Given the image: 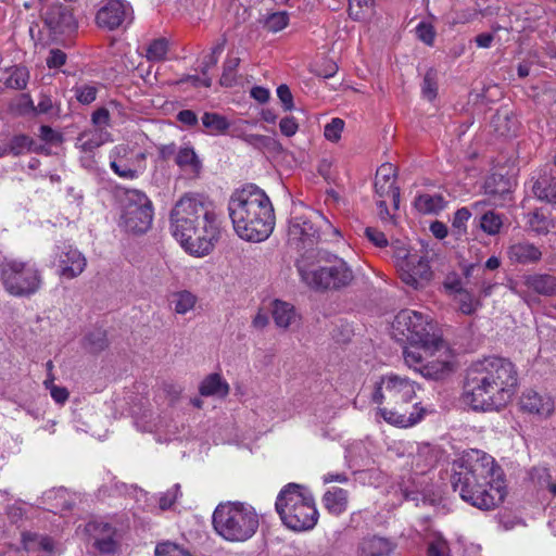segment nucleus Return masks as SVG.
<instances>
[{
  "mask_svg": "<svg viewBox=\"0 0 556 556\" xmlns=\"http://www.w3.org/2000/svg\"><path fill=\"white\" fill-rule=\"evenodd\" d=\"M451 482L463 501L481 509L497 507L506 496L503 473L495 459L480 450H470L453 463Z\"/></svg>",
  "mask_w": 556,
  "mask_h": 556,
  "instance_id": "f257e3e1",
  "label": "nucleus"
},
{
  "mask_svg": "<svg viewBox=\"0 0 556 556\" xmlns=\"http://www.w3.org/2000/svg\"><path fill=\"white\" fill-rule=\"evenodd\" d=\"M517 386L515 364L508 358L491 356L467 369L463 396L475 410H498L511 400Z\"/></svg>",
  "mask_w": 556,
  "mask_h": 556,
  "instance_id": "f03ea898",
  "label": "nucleus"
},
{
  "mask_svg": "<svg viewBox=\"0 0 556 556\" xmlns=\"http://www.w3.org/2000/svg\"><path fill=\"white\" fill-rule=\"evenodd\" d=\"M228 212L236 233L245 241H264L274 230L273 204L265 191L255 185L236 190L229 199Z\"/></svg>",
  "mask_w": 556,
  "mask_h": 556,
  "instance_id": "7ed1b4c3",
  "label": "nucleus"
},
{
  "mask_svg": "<svg viewBox=\"0 0 556 556\" xmlns=\"http://www.w3.org/2000/svg\"><path fill=\"white\" fill-rule=\"evenodd\" d=\"M417 384L407 377L388 374L375 386L372 402L379 404L381 417L390 425L408 428L418 424L426 414L421 403H414Z\"/></svg>",
  "mask_w": 556,
  "mask_h": 556,
  "instance_id": "20e7f679",
  "label": "nucleus"
},
{
  "mask_svg": "<svg viewBox=\"0 0 556 556\" xmlns=\"http://www.w3.org/2000/svg\"><path fill=\"white\" fill-rule=\"evenodd\" d=\"M282 523L293 531L313 529L318 521V510L309 490L298 483H289L279 492L276 503Z\"/></svg>",
  "mask_w": 556,
  "mask_h": 556,
  "instance_id": "39448f33",
  "label": "nucleus"
},
{
  "mask_svg": "<svg viewBox=\"0 0 556 556\" xmlns=\"http://www.w3.org/2000/svg\"><path fill=\"white\" fill-rule=\"evenodd\" d=\"M260 518L254 507L243 502H226L213 513L217 534L230 542H244L257 531Z\"/></svg>",
  "mask_w": 556,
  "mask_h": 556,
  "instance_id": "423d86ee",
  "label": "nucleus"
},
{
  "mask_svg": "<svg viewBox=\"0 0 556 556\" xmlns=\"http://www.w3.org/2000/svg\"><path fill=\"white\" fill-rule=\"evenodd\" d=\"M394 337L400 341L421 344L425 353L446 349L442 334L428 315L413 309H402L392 323Z\"/></svg>",
  "mask_w": 556,
  "mask_h": 556,
  "instance_id": "0eeeda50",
  "label": "nucleus"
},
{
  "mask_svg": "<svg viewBox=\"0 0 556 556\" xmlns=\"http://www.w3.org/2000/svg\"><path fill=\"white\" fill-rule=\"evenodd\" d=\"M340 237V231L334 228L323 216L308 214H293L288 228V242L302 258L306 253L314 251L315 247L323 241H332Z\"/></svg>",
  "mask_w": 556,
  "mask_h": 556,
  "instance_id": "6e6552de",
  "label": "nucleus"
},
{
  "mask_svg": "<svg viewBox=\"0 0 556 556\" xmlns=\"http://www.w3.org/2000/svg\"><path fill=\"white\" fill-rule=\"evenodd\" d=\"M326 262L324 266L311 269L304 261L298 263L302 279L316 290H340L349 287L354 280V271L341 257L324 253L320 256Z\"/></svg>",
  "mask_w": 556,
  "mask_h": 556,
  "instance_id": "1a4fd4ad",
  "label": "nucleus"
},
{
  "mask_svg": "<svg viewBox=\"0 0 556 556\" xmlns=\"http://www.w3.org/2000/svg\"><path fill=\"white\" fill-rule=\"evenodd\" d=\"M0 267L4 289L11 295L29 298L42 287L41 270L33 262L11 258L4 260Z\"/></svg>",
  "mask_w": 556,
  "mask_h": 556,
  "instance_id": "9d476101",
  "label": "nucleus"
},
{
  "mask_svg": "<svg viewBox=\"0 0 556 556\" xmlns=\"http://www.w3.org/2000/svg\"><path fill=\"white\" fill-rule=\"evenodd\" d=\"M212 208L200 198L192 194H185L174 205L170 211V229L175 238H190V229L200 225L204 217H210Z\"/></svg>",
  "mask_w": 556,
  "mask_h": 556,
  "instance_id": "9b49d317",
  "label": "nucleus"
},
{
  "mask_svg": "<svg viewBox=\"0 0 556 556\" xmlns=\"http://www.w3.org/2000/svg\"><path fill=\"white\" fill-rule=\"evenodd\" d=\"M153 205L148 195L137 189L125 193L122 222L127 231L144 233L152 225Z\"/></svg>",
  "mask_w": 556,
  "mask_h": 556,
  "instance_id": "f8f14e48",
  "label": "nucleus"
},
{
  "mask_svg": "<svg viewBox=\"0 0 556 556\" xmlns=\"http://www.w3.org/2000/svg\"><path fill=\"white\" fill-rule=\"evenodd\" d=\"M188 233V231H186ZM190 238L185 236L184 238H176L180 242L181 247L197 256H203L208 254L219 236V227L217 223L216 214L213 210L210 211V217H204L200 222V225L190 229Z\"/></svg>",
  "mask_w": 556,
  "mask_h": 556,
  "instance_id": "ddd939ff",
  "label": "nucleus"
},
{
  "mask_svg": "<svg viewBox=\"0 0 556 556\" xmlns=\"http://www.w3.org/2000/svg\"><path fill=\"white\" fill-rule=\"evenodd\" d=\"M434 355V353H425L421 344L409 343L408 346H405L403 350V357L405 364L409 368H414L416 371H419L425 377H430L438 379L444 372L451 370V366L448 362H440V363H427L428 357Z\"/></svg>",
  "mask_w": 556,
  "mask_h": 556,
  "instance_id": "4468645a",
  "label": "nucleus"
},
{
  "mask_svg": "<svg viewBox=\"0 0 556 556\" xmlns=\"http://www.w3.org/2000/svg\"><path fill=\"white\" fill-rule=\"evenodd\" d=\"M54 264L58 268V275L64 279H74L78 277L87 266V260L80 251L71 244L55 245Z\"/></svg>",
  "mask_w": 556,
  "mask_h": 556,
  "instance_id": "2eb2a0df",
  "label": "nucleus"
},
{
  "mask_svg": "<svg viewBox=\"0 0 556 556\" xmlns=\"http://www.w3.org/2000/svg\"><path fill=\"white\" fill-rule=\"evenodd\" d=\"M401 280L408 287L417 290L422 288L432 276L429 262L425 256L414 253L397 268Z\"/></svg>",
  "mask_w": 556,
  "mask_h": 556,
  "instance_id": "dca6fc26",
  "label": "nucleus"
},
{
  "mask_svg": "<svg viewBox=\"0 0 556 556\" xmlns=\"http://www.w3.org/2000/svg\"><path fill=\"white\" fill-rule=\"evenodd\" d=\"M132 20V8L124 0H108L97 13V24L114 30Z\"/></svg>",
  "mask_w": 556,
  "mask_h": 556,
  "instance_id": "f3484780",
  "label": "nucleus"
},
{
  "mask_svg": "<svg viewBox=\"0 0 556 556\" xmlns=\"http://www.w3.org/2000/svg\"><path fill=\"white\" fill-rule=\"evenodd\" d=\"M46 27L54 35H70L77 29L73 10L64 4H52L43 14Z\"/></svg>",
  "mask_w": 556,
  "mask_h": 556,
  "instance_id": "a211bd4d",
  "label": "nucleus"
},
{
  "mask_svg": "<svg viewBox=\"0 0 556 556\" xmlns=\"http://www.w3.org/2000/svg\"><path fill=\"white\" fill-rule=\"evenodd\" d=\"M84 530L94 540V546L100 553L113 554L117 551L116 529L111 523L103 520H91Z\"/></svg>",
  "mask_w": 556,
  "mask_h": 556,
  "instance_id": "6ab92c4d",
  "label": "nucleus"
},
{
  "mask_svg": "<svg viewBox=\"0 0 556 556\" xmlns=\"http://www.w3.org/2000/svg\"><path fill=\"white\" fill-rule=\"evenodd\" d=\"M518 405L523 413L536 415L541 418H547L554 412L553 399L531 389L522 392Z\"/></svg>",
  "mask_w": 556,
  "mask_h": 556,
  "instance_id": "aec40b11",
  "label": "nucleus"
},
{
  "mask_svg": "<svg viewBox=\"0 0 556 556\" xmlns=\"http://www.w3.org/2000/svg\"><path fill=\"white\" fill-rule=\"evenodd\" d=\"M533 195L546 203L556 204V176L551 168H540L530 180Z\"/></svg>",
  "mask_w": 556,
  "mask_h": 556,
  "instance_id": "412c9836",
  "label": "nucleus"
},
{
  "mask_svg": "<svg viewBox=\"0 0 556 556\" xmlns=\"http://www.w3.org/2000/svg\"><path fill=\"white\" fill-rule=\"evenodd\" d=\"M375 190L379 198H390L399 208L400 189L395 186V169L392 164H382L376 173Z\"/></svg>",
  "mask_w": 556,
  "mask_h": 556,
  "instance_id": "4be33fe9",
  "label": "nucleus"
},
{
  "mask_svg": "<svg viewBox=\"0 0 556 556\" xmlns=\"http://www.w3.org/2000/svg\"><path fill=\"white\" fill-rule=\"evenodd\" d=\"M522 285L527 290L543 296L556 295V276L549 274L533 273L522 276Z\"/></svg>",
  "mask_w": 556,
  "mask_h": 556,
  "instance_id": "5701e85b",
  "label": "nucleus"
},
{
  "mask_svg": "<svg viewBox=\"0 0 556 556\" xmlns=\"http://www.w3.org/2000/svg\"><path fill=\"white\" fill-rule=\"evenodd\" d=\"M175 163L188 178H198L202 170V162L192 147H181L175 153Z\"/></svg>",
  "mask_w": 556,
  "mask_h": 556,
  "instance_id": "b1692460",
  "label": "nucleus"
},
{
  "mask_svg": "<svg viewBox=\"0 0 556 556\" xmlns=\"http://www.w3.org/2000/svg\"><path fill=\"white\" fill-rule=\"evenodd\" d=\"M271 315L275 325L281 329H289L300 323V315L294 305L286 301L275 300L271 304Z\"/></svg>",
  "mask_w": 556,
  "mask_h": 556,
  "instance_id": "393cba45",
  "label": "nucleus"
},
{
  "mask_svg": "<svg viewBox=\"0 0 556 556\" xmlns=\"http://www.w3.org/2000/svg\"><path fill=\"white\" fill-rule=\"evenodd\" d=\"M510 262L517 264H533L541 260L542 252L538 247L529 242H518L508 248Z\"/></svg>",
  "mask_w": 556,
  "mask_h": 556,
  "instance_id": "a878e982",
  "label": "nucleus"
},
{
  "mask_svg": "<svg viewBox=\"0 0 556 556\" xmlns=\"http://www.w3.org/2000/svg\"><path fill=\"white\" fill-rule=\"evenodd\" d=\"M395 545L388 539L371 536L364 539L358 547V556H390Z\"/></svg>",
  "mask_w": 556,
  "mask_h": 556,
  "instance_id": "bb28decb",
  "label": "nucleus"
},
{
  "mask_svg": "<svg viewBox=\"0 0 556 556\" xmlns=\"http://www.w3.org/2000/svg\"><path fill=\"white\" fill-rule=\"evenodd\" d=\"M111 141V135L109 131L97 128L90 131H84L77 138V147L86 153H91L105 142Z\"/></svg>",
  "mask_w": 556,
  "mask_h": 556,
  "instance_id": "cd10ccee",
  "label": "nucleus"
},
{
  "mask_svg": "<svg viewBox=\"0 0 556 556\" xmlns=\"http://www.w3.org/2000/svg\"><path fill=\"white\" fill-rule=\"evenodd\" d=\"M348 491L341 488H332L323 496L325 508L332 515L339 516L348 508Z\"/></svg>",
  "mask_w": 556,
  "mask_h": 556,
  "instance_id": "c85d7f7f",
  "label": "nucleus"
},
{
  "mask_svg": "<svg viewBox=\"0 0 556 556\" xmlns=\"http://www.w3.org/2000/svg\"><path fill=\"white\" fill-rule=\"evenodd\" d=\"M28 79L29 73L25 67L14 66L0 70V81L8 88L24 90L27 87Z\"/></svg>",
  "mask_w": 556,
  "mask_h": 556,
  "instance_id": "c756f323",
  "label": "nucleus"
},
{
  "mask_svg": "<svg viewBox=\"0 0 556 556\" xmlns=\"http://www.w3.org/2000/svg\"><path fill=\"white\" fill-rule=\"evenodd\" d=\"M199 391L203 396L225 397L229 393V384L219 374H211L201 382Z\"/></svg>",
  "mask_w": 556,
  "mask_h": 556,
  "instance_id": "7c9ffc66",
  "label": "nucleus"
},
{
  "mask_svg": "<svg viewBox=\"0 0 556 556\" xmlns=\"http://www.w3.org/2000/svg\"><path fill=\"white\" fill-rule=\"evenodd\" d=\"M415 207L422 214H437L445 207V200L441 194L424 193L415 199Z\"/></svg>",
  "mask_w": 556,
  "mask_h": 556,
  "instance_id": "2f4dec72",
  "label": "nucleus"
},
{
  "mask_svg": "<svg viewBox=\"0 0 556 556\" xmlns=\"http://www.w3.org/2000/svg\"><path fill=\"white\" fill-rule=\"evenodd\" d=\"M494 130L501 136L515 135L518 128L516 117L508 111H497L492 117Z\"/></svg>",
  "mask_w": 556,
  "mask_h": 556,
  "instance_id": "473e14b6",
  "label": "nucleus"
},
{
  "mask_svg": "<svg viewBox=\"0 0 556 556\" xmlns=\"http://www.w3.org/2000/svg\"><path fill=\"white\" fill-rule=\"evenodd\" d=\"M197 300V296L192 292L181 290L172 293L169 301L176 314L185 315L194 308Z\"/></svg>",
  "mask_w": 556,
  "mask_h": 556,
  "instance_id": "72a5a7b5",
  "label": "nucleus"
},
{
  "mask_svg": "<svg viewBox=\"0 0 556 556\" xmlns=\"http://www.w3.org/2000/svg\"><path fill=\"white\" fill-rule=\"evenodd\" d=\"M41 147H37L33 138L27 135H16L9 142V151L12 155L18 156L27 152H39Z\"/></svg>",
  "mask_w": 556,
  "mask_h": 556,
  "instance_id": "f704fd0d",
  "label": "nucleus"
},
{
  "mask_svg": "<svg viewBox=\"0 0 556 556\" xmlns=\"http://www.w3.org/2000/svg\"><path fill=\"white\" fill-rule=\"evenodd\" d=\"M109 345L106 332L103 329H93L85 338V348L93 354L104 351Z\"/></svg>",
  "mask_w": 556,
  "mask_h": 556,
  "instance_id": "c9c22d12",
  "label": "nucleus"
},
{
  "mask_svg": "<svg viewBox=\"0 0 556 556\" xmlns=\"http://www.w3.org/2000/svg\"><path fill=\"white\" fill-rule=\"evenodd\" d=\"M502 226V216L495 213L493 210H488L481 215L480 227L485 233L495 236L500 232Z\"/></svg>",
  "mask_w": 556,
  "mask_h": 556,
  "instance_id": "e433bc0d",
  "label": "nucleus"
},
{
  "mask_svg": "<svg viewBox=\"0 0 556 556\" xmlns=\"http://www.w3.org/2000/svg\"><path fill=\"white\" fill-rule=\"evenodd\" d=\"M202 124L210 132H225L230 124L227 118L218 113L205 112L202 116Z\"/></svg>",
  "mask_w": 556,
  "mask_h": 556,
  "instance_id": "4c0bfd02",
  "label": "nucleus"
},
{
  "mask_svg": "<svg viewBox=\"0 0 556 556\" xmlns=\"http://www.w3.org/2000/svg\"><path fill=\"white\" fill-rule=\"evenodd\" d=\"M168 52V42L165 38H157L151 41L146 51V56L150 62H161L165 60Z\"/></svg>",
  "mask_w": 556,
  "mask_h": 556,
  "instance_id": "58836bf2",
  "label": "nucleus"
},
{
  "mask_svg": "<svg viewBox=\"0 0 556 556\" xmlns=\"http://www.w3.org/2000/svg\"><path fill=\"white\" fill-rule=\"evenodd\" d=\"M454 299L458 303L459 311L465 315L475 314L477 309L481 306V302L466 289L462 291L458 295H455Z\"/></svg>",
  "mask_w": 556,
  "mask_h": 556,
  "instance_id": "ea45409f",
  "label": "nucleus"
},
{
  "mask_svg": "<svg viewBox=\"0 0 556 556\" xmlns=\"http://www.w3.org/2000/svg\"><path fill=\"white\" fill-rule=\"evenodd\" d=\"M438 92L437 72L430 68L426 72L421 84V93L429 101L435 99Z\"/></svg>",
  "mask_w": 556,
  "mask_h": 556,
  "instance_id": "a19ab883",
  "label": "nucleus"
},
{
  "mask_svg": "<svg viewBox=\"0 0 556 556\" xmlns=\"http://www.w3.org/2000/svg\"><path fill=\"white\" fill-rule=\"evenodd\" d=\"M10 110L16 115L35 114V105L28 93L20 94L16 100L11 103Z\"/></svg>",
  "mask_w": 556,
  "mask_h": 556,
  "instance_id": "79ce46f5",
  "label": "nucleus"
},
{
  "mask_svg": "<svg viewBox=\"0 0 556 556\" xmlns=\"http://www.w3.org/2000/svg\"><path fill=\"white\" fill-rule=\"evenodd\" d=\"M372 5L374 0H349V14L353 20L359 21Z\"/></svg>",
  "mask_w": 556,
  "mask_h": 556,
  "instance_id": "37998d69",
  "label": "nucleus"
},
{
  "mask_svg": "<svg viewBox=\"0 0 556 556\" xmlns=\"http://www.w3.org/2000/svg\"><path fill=\"white\" fill-rule=\"evenodd\" d=\"M75 97L81 104H90L97 98L98 89L93 85H80L74 88Z\"/></svg>",
  "mask_w": 556,
  "mask_h": 556,
  "instance_id": "c03bdc74",
  "label": "nucleus"
},
{
  "mask_svg": "<svg viewBox=\"0 0 556 556\" xmlns=\"http://www.w3.org/2000/svg\"><path fill=\"white\" fill-rule=\"evenodd\" d=\"M343 128H344V121L339 117H334L331 119L330 123H328L325 126L324 136L327 140H329L331 142H337L341 138Z\"/></svg>",
  "mask_w": 556,
  "mask_h": 556,
  "instance_id": "a18cd8bd",
  "label": "nucleus"
},
{
  "mask_svg": "<svg viewBox=\"0 0 556 556\" xmlns=\"http://www.w3.org/2000/svg\"><path fill=\"white\" fill-rule=\"evenodd\" d=\"M289 22V16L286 12H276L269 15L265 21V27L273 33L283 29Z\"/></svg>",
  "mask_w": 556,
  "mask_h": 556,
  "instance_id": "49530a36",
  "label": "nucleus"
},
{
  "mask_svg": "<svg viewBox=\"0 0 556 556\" xmlns=\"http://www.w3.org/2000/svg\"><path fill=\"white\" fill-rule=\"evenodd\" d=\"M155 556H192L189 552L180 548L172 542L159 543L155 547Z\"/></svg>",
  "mask_w": 556,
  "mask_h": 556,
  "instance_id": "de8ad7c7",
  "label": "nucleus"
},
{
  "mask_svg": "<svg viewBox=\"0 0 556 556\" xmlns=\"http://www.w3.org/2000/svg\"><path fill=\"white\" fill-rule=\"evenodd\" d=\"M428 556H451L450 545L442 536H437L428 544L427 549Z\"/></svg>",
  "mask_w": 556,
  "mask_h": 556,
  "instance_id": "09e8293b",
  "label": "nucleus"
},
{
  "mask_svg": "<svg viewBox=\"0 0 556 556\" xmlns=\"http://www.w3.org/2000/svg\"><path fill=\"white\" fill-rule=\"evenodd\" d=\"M239 58H229L224 63V72L220 77V84L224 86H231L235 80V72L239 66Z\"/></svg>",
  "mask_w": 556,
  "mask_h": 556,
  "instance_id": "8fccbe9b",
  "label": "nucleus"
},
{
  "mask_svg": "<svg viewBox=\"0 0 556 556\" xmlns=\"http://www.w3.org/2000/svg\"><path fill=\"white\" fill-rule=\"evenodd\" d=\"M443 289L450 295H458L465 289L460 277L456 273H450L446 275L443 281Z\"/></svg>",
  "mask_w": 556,
  "mask_h": 556,
  "instance_id": "3c124183",
  "label": "nucleus"
},
{
  "mask_svg": "<svg viewBox=\"0 0 556 556\" xmlns=\"http://www.w3.org/2000/svg\"><path fill=\"white\" fill-rule=\"evenodd\" d=\"M242 140L256 149L270 148L271 146L276 144V141L270 137L257 134L243 135Z\"/></svg>",
  "mask_w": 556,
  "mask_h": 556,
  "instance_id": "603ef678",
  "label": "nucleus"
},
{
  "mask_svg": "<svg viewBox=\"0 0 556 556\" xmlns=\"http://www.w3.org/2000/svg\"><path fill=\"white\" fill-rule=\"evenodd\" d=\"M416 35L420 41L427 46H432L435 38V29L430 23L420 22L416 26Z\"/></svg>",
  "mask_w": 556,
  "mask_h": 556,
  "instance_id": "864d4df0",
  "label": "nucleus"
},
{
  "mask_svg": "<svg viewBox=\"0 0 556 556\" xmlns=\"http://www.w3.org/2000/svg\"><path fill=\"white\" fill-rule=\"evenodd\" d=\"M471 216V211L468 207L457 210L453 217V228L457 230L458 235L466 231V223Z\"/></svg>",
  "mask_w": 556,
  "mask_h": 556,
  "instance_id": "5fc2aeb1",
  "label": "nucleus"
},
{
  "mask_svg": "<svg viewBox=\"0 0 556 556\" xmlns=\"http://www.w3.org/2000/svg\"><path fill=\"white\" fill-rule=\"evenodd\" d=\"M391 249L393 250V256L397 268L404 263V261H407L412 255H414V253H410L405 244L399 240L391 243Z\"/></svg>",
  "mask_w": 556,
  "mask_h": 556,
  "instance_id": "6e6d98bb",
  "label": "nucleus"
},
{
  "mask_svg": "<svg viewBox=\"0 0 556 556\" xmlns=\"http://www.w3.org/2000/svg\"><path fill=\"white\" fill-rule=\"evenodd\" d=\"M364 233L365 237L378 248H386L389 244L386 235L376 228L367 227Z\"/></svg>",
  "mask_w": 556,
  "mask_h": 556,
  "instance_id": "4d7b16f0",
  "label": "nucleus"
},
{
  "mask_svg": "<svg viewBox=\"0 0 556 556\" xmlns=\"http://www.w3.org/2000/svg\"><path fill=\"white\" fill-rule=\"evenodd\" d=\"M110 167L116 175H118L119 177H122L124 179L132 180V179L137 178V176H138L137 170L130 168L126 164H122V162H118V161H111Z\"/></svg>",
  "mask_w": 556,
  "mask_h": 556,
  "instance_id": "13d9d810",
  "label": "nucleus"
},
{
  "mask_svg": "<svg viewBox=\"0 0 556 556\" xmlns=\"http://www.w3.org/2000/svg\"><path fill=\"white\" fill-rule=\"evenodd\" d=\"M418 457H425V466L432 467L438 462V454L429 444H424L418 448Z\"/></svg>",
  "mask_w": 556,
  "mask_h": 556,
  "instance_id": "bf43d9fd",
  "label": "nucleus"
},
{
  "mask_svg": "<svg viewBox=\"0 0 556 556\" xmlns=\"http://www.w3.org/2000/svg\"><path fill=\"white\" fill-rule=\"evenodd\" d=\"M277 96L281 101L285 111H291L293 109V97L287 85H280L277 88Z\"/></svg>",
  "mask_w": 556,
  "mask_h": 556,
  "instance_id": "052dcab7",
  "label": "nucleus"
},
{
  "mask_svg": "<svg viewBox=\"0 0 556 556\" xmlns=\"http://www.w3.org/2000/svg\"><path fill=\"white\" fill-rule=\"evenodd\" d=\"M66 62V54L60 49H52L47 58L49 68H58Z\"/></svg>",
  "mask_w": 556,
  "mask_h": 556,
  "instance_id": "680f3d73",
  "label": "nucleus"
},
{
  "mask_svg": "<svg viewBox=\"0 0 556 556\" xmlns=\"http://www.w3.org/2000/svg\"><path fill=\"white\" fill-rule=\"evenodd\" d=\"M179 492L180 485L175 484L170 490L163 494L160 498L161 509H168L175 503Z\"/></svg>",
  "mask_w": 556,
  "mask_h": 556,
  "instance_id": "e2e57ef3",
  "label": "nucleus"
},
{
  "mask_svg": "<svg viewBox=\"0 0 556 556\" xmlns=\"http://www.w3.org/2000/svg\"><path fill=\"white\" fill-rule=\"evenodd\" d=\"M279 128L282 135L287 137H292L293 135L296 134L299 125L295 122L294 117L287 116L280 121Z\"/></svg>",
  "mask_w": 556,
  "mask_h": 556,
  "instance_id": "0e129e2a",
  "label": "nucleus"
},
{
  "mask_svg": "<svg viewBox=\"0 0 556 556\" xmlns=\"http://www.w3.org/2000/svg\"><path fill=\"white\" fill-rule=\"evenodd\" d=\"M508 288L514 294L520 296L525 303H530L531 296L529 292L523 289L526 287L522 285V277L519 280H510L508 282Z\"/></svg>",
  "mask_w": 556,
  "mask_h": 556,
  "instance_id": "69168bd1",
  "label": "nucleus"
},
{
  "mask_svg": "<svg viewBox=\"0 0 556 556\" xmlns=\"http://www.w3.org/2000/svg\"><path fill=\"white\" fill-rule=\"evenodd\" d=\"M39 137L41 138V140L50 143L59 142L62 140V136L47 125H42L39 128Z\"/></svg>",
  "mask_w": 556,
  "mask_h": 556,
  "instance_id": "338daca9",
  "label": "nucleus"
},
{
  "mask_svg": "<svg viewBox=\"0 0 556 556\" xmlns=\"http://www.w3.org/2000/svg\"><path fill=\"white\" fill-rule=\"evenodd\" d=\"M92 123L101 128L102 126H108L110 123V112L105 108H100L92 114Z\"/></svg>",
  "mask_w": 556,
  "mask_h": 556,
  "instance_id": "774afa93",
  "label": "nucleus"
}]
</instances>
